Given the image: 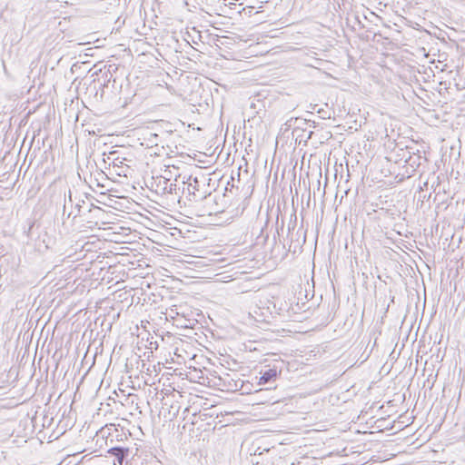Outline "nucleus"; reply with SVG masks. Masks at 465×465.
I'll list each match as a JSON object with an SVG mask.
<instances>
[{
    "mask_svg": "<svg viewBox=\"0 0 465 465\" xmlns=\"http://www.w3.org/2000/svg\"><path fill=\"white\" fill-rule=\"evenodd\" d=\"M182 179L183 193H187L190 201L199 202L206 199L210 193L203 191V186L205 185L206 178L203 174L193 175L191 174H178L175 177V182Z\"/></svg>",
    "mask_w": 465,
    "mask_h": 465,
    "instance_id": "f257e3e1",
    "label": "nucleus"
},
{
    "mask_svg": "<svg viewBox=\"0 0 465 465\" xmlns=\"http://www.w3.org/2000/svg\"><path fill=\"white\" fill-rule=\"evenodd\" d=\"M296 223V216L294 215V222L290 221L287 228V235L280 242H282L285 247L288 245V251L295 253L298 250L302 249V245L306 242V234L302 229L293 232Z\"/></svg>",
    "mask_w": 465,
    "mask_h": 465,
    "instance_id": "f03ea898",
    "label": "nucleus"
},
{
    "mask_svg": "<svg viewBox=\"0 0 465 465\" xmlns=\"http://www.w3.org/2000/svg\"><path fill=\"white\" fill-rule=\"evenodd\" d=\"M256 382H251L250 380H244L240 386L241 394H251L252 392L261 393L260 386L270 383L271 380H254Z\"/></svg>",
    "mask_w": 465,
    "mask_h": 465,
    "instance_id": "7ed1b4c3",
    "label": "nucleus"
},
{
    "mask_svg": "<svg viewBox=\"0 0 465 465\" xmlns=\"http://www.w3.org/2000/svg\"><path fill=\"white\" fill-rule=\"evenodd\" d=\"M211 381H213L214 385L222 386V391H240L241 383H242L244 380H208V383Z\"/></svg>",
    "mask_w": 465,
    "mask_h": 465,
    "instance_id": "20e7f679",
    "label": "nucleus"
},
{
    "mask_svg": "<svg viewBox=\"0 0 465 465\" xmlns=\"http://www.w3.org/2000/svg\"><path fill=\"white\" fill-rule=\"evenodd\" d=\"M150 380H142V384L143 385V389H146L147 387V391H144V392L146 394H148V397H151L152 400L153 399H156V400H160L161 398V395H160V389H159V385L156 384V382L153 381V382H148ZM160 381L161 380H158V384H160Z\"/></svg>",
    "mask_w": 465,
    "mask_h": 465,
    "instance_id": "39448f33",
    "label": "nucleus"
},
{
    "mask_svg": "<svg viewBox=\"0 0 465 465\" xmlns=\"http://www.w3.org/2000/svg\"><path fill=\"white\" fill-rule=\"evenodd\" d=\"M134 382H138V388L142 387V380H121L118 383V390L124 396H131L133 394L131 384Z\"/></svg>",
    "mask_w": 465,
    "mask_h": 465,
    "instance_id": "423d86ee",
    "label": "nucleus"
},
{
    "mask_svg": "<svg viewBox=\"0 0 465 465\" xmlns=\"http://www.w3.org/2000/svg\"><path fill=\"white\" fill-rule=\"evenodd\" d=\"M67 208H68L67 202L64 199V203L63 206V213H62L63 219H64V218L69 219L71 217H73V219L76 218L81 213L82 206L80 203H76L74 208H73V206H72L71 207L72 210L69 212H67Z\"/></svg>",
    "mask_w": 465,
    "mask_h": 465,
    "instance_id": "0eeeda50",
    "label": "nucleus"
},
{
    "mask_svg": "<svg viewBox=\"0 0 465 465\" xmlns=\"http://www.w3.org/2000/svg\"><path fill=\"white\" fill-rule=\"evenodd\" d=\"M108 452L114 455L119 463H122L123 460L128 456V449L124 447H112L109 449Z\"/></svg>",
    "mask_w": 465,
    "mask_h": 465,
    "instance_id": "6e6552de",
    "label": "nucleus"
},
{
    "mask_svg": "<svg viewBox=\"0 0 465 465\" xmlns=\"http://www.w3.org/2000/svg\"><path fill=\"white\" fill-rule=\"evenodd\" d=\"M163 192L164 193H171V194H178L180 188L177 186L176 183H170V180L167 178H163Z\"/></svg>",
    "mask_w": 465,
    "mask_h": 465,
    "instance_id": "1a4fd4ad",
    "label": "nucleus"
},
{
    "mask_svg": "<svg viewBox=\"0 0 465 465\" xmlns=\"http://www.w3.org/2000/svg\"><path fill=\"white\" fill-rule=\"evenodd\" d=\"M124 160V158L120 159V157L118 156V153L116 151H111L108 153L107 159H104V162L108 161L110 163H112L114 166H119L120 164L123 163Z\"/></svg>",
    "mask_w": 465,
    "mask_h": 465,
    "instance_id": "9d476101",
    "label": "nucleus"
},
{
    "mask_svg": "<svg viewBox=\"0 0 465 465\" xmlns=\"http://www.w3.org/2000/svg\"><path fill=\"white\" fill-rule=\"evenodd\" d=\"M15 380H0V397L8 393L10 387L15 383Z\"/></svg>",
    "mask_w": 465,
    "mask_h": 465,
    "instance_id": "9b49d317",
    "label": "nucleus"
},
{
    "mask_svg": "<svg viewBox=\"0 0 465 465\" xmlns=\"http://www.w3.org/2000/svg\"><path fill=\"white\" fill-rule=\"evenodd\" d=\"M160 391H161V392H160V395H161L160 401H163L165 396H168L171 392L176 391V389L174 387H173L172 385H168L167 387L162 388Z\"/></svg>",
    "mask_w": 465,
    "mask_h": 465,
    "instance_id": "f8f14e48",
    "label": "nucleus"
},
{
    "mask_svg": "<svg viewBox=\"0 0 465 465\" xmlns=\"http://www.w3.org/2000/svg\"><path fill=\"white\" fill-rule=\"evenodd\" d=\"M274 381H275V380H271L270 383L262 384L260 386L261 392H262V391H271L272 390H276L277 389V385L274 384Z\"/></svg>",
    "mask_w": 465,
    "mask_h": 465,
    "instance_id": "ddd939ff",
    "label": "nucleus"
},
{
    "mask_svg": "<svg viewBox=\"0 0 465 465\" xmlns=\"http://www.w3.org/2000/svg\"><path fill=\"white\" fill-rule=\"evenodd\" d=\"M386 421H387V419L385 418H381L379 420H377L376 423H377V427L378 428H382V429H392V425H390L389 424H386Z\"/></svg>",
    "mask_w": 465,
    "mask_h": 465,
    "instance_id": "4468645a",
    "label": "nucleus"
},
{
    "mask_svg": "<svg viewBox=\"0 0 465 465\" xmlns=\"http://www.w3.org/2000/svg\"><path fill=\"white\" fill-rule=\"evenodd\" d=\"M275 376H276V371L270 369L268 371H266L260 378H262V379H265V378H275Z\"/></svg>",
    "mask_w": 465,
    "mask_h": 465,
    "instance_id": "2eb2a0df",
    "label": "nucleus"
},
{
    "mask_svg": "<svg viewBox=\"0 0 465 465\" xmlns=\"http://www.w3.org/2000/svg\"><path fill=\"white\" fill-rule=\"evenodd\" d=\"M436 381L437 380H434L433 381H431V380H424L423 388L428 387L430 390H431Z\"/></svg>",
    "mask_w": 465,
    "mask_h": 465,
    "instance_id": "dca6fc26",
    "label": "nucleus"
},
{
    "mask_svg": "<svg viewBox=\"0 0 465 465\" xmlns=\"http://www.w3.org/2000/svg\"><path fill=\"white\" fill-rule=\"evenodd\" d=\"M131 390H132V392L134 391H136V390H143V391H145V389H143V385L142 384V387L141 388H138V382H134L131 384Z\"/></svg>",
    "mask_w": 465,
    "mask_h": 465,
    "instance_id": "f3484780",
    "label": "nucleus"
},
{
    "mask_svg": "<svg viewBox=\"0 0 465 465\" xmlns=\"http://www.w3.org/2000/svg\"><path fill=\"white\" fill-rule=\"evenodd\" d=\"M68 196V203L67 204L69 203L70 206L72 207L73 205V200H72V191L69 189L68 190V194L64 193V197Z\"/></svg>",
    "mask_w": 465,
    "mask_h": 465,
    "instance_id": "a211bd4d",
    "label": "nucleus"
},
{
    "mask_svg": "<svg viewBox=\"0 0 465 465\" xmlns=\"http://www.w3.org/2000/svg\"><path fill=\"white\" fill-rule=\"evenodd\" d=\"M283 232H284V222L282 221L281 227L277 228V233H278L279 237H281V233H283Z\"/></svg>",
    "mask_w": 465,
    "mask_h": 465,
    "instance_id": "6ab92c4d",
    "label": "nucleus"
},
{
    "mask_svg": "<svg viewBox=\"0 0 465 465\" xmlns=\"http://www.w3.org/2000/svg\"><path fill=\"white\" fill-rule=\"evenodd\" d=\"M152 138H150V142L154 143L157 145V139L158 134H151Z\"/></svg>",
    "mask_w": 465,
    "mask_h": 465,
    "instance_id": "aec40b11",
    "label": "nucleus"
},
{
    "mask_svg": "<svg viewBox=\"0 0 465 465\" xmlns=\"http://www.w3.org/2000/svg\"><path fill=\"white\" fill-rule=\"evenodd\" d=\"M104 76H105V80L107 82H110V80L112 78V74H111L110 70H108V72L104 74Z\"/></svg>",
    "mask_w": 465,
    "mask_h": 465,
    "instance_id": "412c9836",
    "label": "nucleus"
},
{
    "mask_svg": "<svg viewBox=\"0 0 465 465\" xmlns=\"http://www.w3.org/2000/svg\"><path fill=\"white\" fill-rule=\"evenodd\" d=\"M269 400L270 401H273L274 402H276V401H279V398L277 396H271V397H269Z\"/></svg>",
    "mask_w": 465,
    "mask_h": 465,
    "instance_id": "4be33fe9",
    "label": "nucleus"
},
{
    "mask_svg": "<svg viewBox=\"0 0 465 465\" xmlns=\"http://www.w3.org/2000/svg\"><path fill=\"white\" fill-rule=\"evenodd\" d=\"M198 5L204 3L206 0H195Z\"/></svg>",
    "mask_w": 465,
    "mask_h": 465,
    "instance_id": "5701e85b",
    "label": "nucleus"
},
{
    "mask_svg": "<svg viewBox=\"0 0 465 465\" xmlns=\"http://www.w3.org/2000/svg\"><path fill=\"white\" fill-rule=\"evenodd\" d=\"M104 379H101L100 380V382H99V388L102 386V384L104 383Z\"/></svg>",
    "mask_w": 465,
    "mask_h": 465,
    "instance_id": "b1692460",
    "label": "nucleus"
},
{
    "mask_svg": "<svg viewBox=\"0 0 465 465\" xmlns=\"http://www.w3.org/2000/svg\"><path fill=\"white\" fill-rule=\"evenodd\" d=\"M3 66H4V71H5V73L6 74V73H7V71H6V67H5V64H3Z\"/></svg>",
    "mask_w": 465,
    "mask_h": 465,
    "instance_id": "393cba45",
    "label": "nucleus"
}]
</instances>
